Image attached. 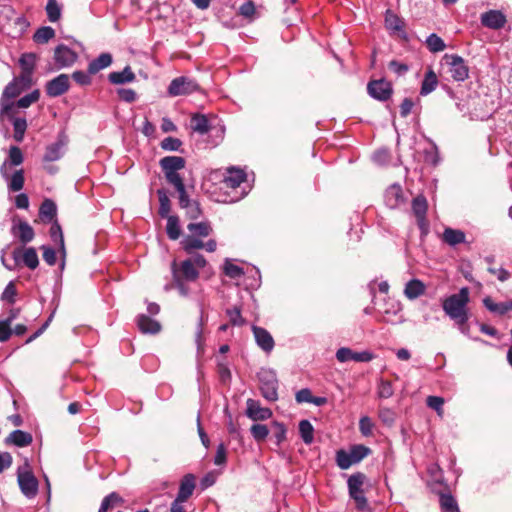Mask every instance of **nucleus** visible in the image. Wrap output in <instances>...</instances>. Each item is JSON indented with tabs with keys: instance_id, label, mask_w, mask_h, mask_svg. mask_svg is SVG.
<instances>
[{
	"instance_id": "b1692460",
	"label": "nucleus",
	"mask_w": 512,
	"mask_h": 512,
	"mask_svg": "<svg viewBox=\"0 0 512 512\" xmlns=\"http://www.w3.org/2000/svg\"><path fill=\"white\" fill-rule=\"evenodd\" d=\"M195 489V477L192 474H187L181 480L179 490L177 493V498L180 501H187L189 497L193 494Z\"/></svg>"
},
{
	"instance_id": "13d9d810",
	"label": "nucleus",
	"mask_w": 512,
	"mask_h": 512,
	"mask_svg": "<svg viewBox=\"0 0 512 512\" xmlns=\"http://www.w3.org/2000/svg\"><path fill=\"white\" fill-rule=\"evenodd\" d=\"M40 98V92L38 89L33 90L31 93L23 96L16 102L17 108H27L31 104L37 102Z\"/></svg>"
},
{
	"instance_id": "c756f323",
	"label": "nucleus",
	"mask_w": 512,
	"mask_h": 512,
	"mask_svg": "<svg viewBox=\"0 0 512 512\" xmlns=\"http://www.w3.org/2000/svg\"><path fill=\"white\" fill-rule=\"evenodd\" d=\"M442 239L445 243L450 246H456L464 243L466 236L465 233L458 229L446 228L443 232Z\"/></svg>"
},
{
	"instance_id": "0e129e2a",
	"label": "nucleus",
	"mask_w": 512,
	"mask_h": 512,
	"mask_svg": "<svg viewBox=\"0 0 512 512\" xmlns=\"http://www.w3.org/2000/svg\"><path fill=\"white\" fill-rule=\"evenodd\" d=\"M374 428V423L368 416H362L359 420V430L365 437L371 436Z\"/></svg>"
},
{
	"instance_id": "6e6d98bb",
	"label": "nucleus",
	"mask_w": 512,
	"mask_h": 512,
	"mask_svg": "<svg viewBox=\"0 0 512 512\" xmlns=\"http://www.w3.org/2000/svg\"><path fill=\"white\" fill-rule=\"evenodd\" d=\"M250 432H251L252 437L257 442L264 441L267 438V436L269 435V429L264 424H253L250 428Z\"/></svg>"
},
{
	"instance_id": "4d7b16f0",
	"label": "nucleus",
	"mask_w": 512,
	"mask_h": 512,
	"mask_svg": "<svg viewBox=\"0 0 512 512\" xmlns=\"http://www.w3.org/2000/svg\"><path fill=\"white\" fill-rule=\"evenodd\" d=\"M176 191L179 194V205L183 209L185 206H187L189 203H191L193 200H191L186 192V187L184 184V181H178L176 183L172 184Z\"/></svg>"
},
{
	"instance_id": "c9c22d12",
	"label": "nucleus",
	"mask_w": 512,
	"mask_h": 512,
	"mask_svg": "<svg viewBox=\"0 0 512 512\" xmlns=\"http://www.w3.org/2000/svg\"><path fill=\"white\" fill-rule=\"evenodd\" d=\"M182 248L187 253H192L194 250L203 249L204 242L200 239V237H196L192 234L185 236L181 241Z\"/></svg>"
},
{
	"instance_id": "9d476101",
	"label": "nucleus",
	"mask_w": 512,
	"mask_h": 512,
	"mask_svg": "<svg viewBox=\"0 0 512 512\" xmlns=\"http://www.w3.org/2000/svg\"><path fill=\"white\" fill-rule=\"evenodd\" d=\"M367 92L372 98L384 102L392 96L393 88L385 79L371 80L367 84Z\"/></svg>"
},
{
	"instance_id": "052dcab7",
	"label": "nucleus",
	"mask_w": 512,
	"mask_h": 512,
	"mask_svg": "<svg viewBox=\"0 0 512 512\" xmlns=\"http://www.w3.org/2000/svg\"><path fill=\"white\" fill-rule=\"evenodd\" d=\"M224 273L232 279L240 278L244 275V270L238 265L233 264L228 259L225 260Z\"/></svg>"
},
{
	"instance_id": "69168bd1",
	"label": "nucleus",
	"mask_w": 512,
	"mask_h": 512,
	"mask_svg": "<svg viewBox=\"0 0 512 512\" xmlns=\"http://www.w3.org/2000/svg\"><path fill=\"white\" fill-rule=\"evenodd\" d=\"M181 145V140L174 137H166L160 143L161 148L165 151H177Z\"/></svg>"
},
{
	"instance_id": "3c124183",
	"label": "nucleus",
	"mask_w": 512,
	"mask_h": 512,
	"mask_svg": "<svg viewBox=\"0 0 512 512\" xmlns=\"http://www.w3.org/2000/svg\"><path fill=\"white\" fill-rule=\"evenodd\" d=\"M23 90H24L23 87H21V85H19V81H16L15 79H13V81H11L5 87L1 97L10 100V99H13V98H16L17 96H19Z\"/></svg>"
},
{
	"instance_id": "6ab92c4d",
	"label": "nucleus",
	"mask_w": 512,
	"mask_h": 512,
	"mask_svg": "<svg viewBox=\"0 0 512 512\" xmlns=\"http://www.w3.org/2000/svg\"><path fill=\"white\" fill-rule=\"evenodd\" d=\"M252 331L257 345L266 353H270L274 348V339L264 328L253 325Z\"/></svg>"
},
{
	"instance_id": "72a5a7b5",
	"label": "nucleus",
	"mask_w": 512,
	"mask_h": 512,
	"mask_svg": "<svg viewBox=\"0 0 512 512\" xmlns=\"http://www.w3.org/2000/svg\"><path fill=\"white\" fill-rule=\"evenodd\" d=\"M187 229L192 235L200 238L207 237L212 232V227L210 223L207 221L199 223H189L187 225Z\"/></svg>"
},
{
	"instance_id": "49530a36",
	"label": "nucleus",
	"mask_w": 512,
	"mask_h": 512,
	"mask_svg": "<svg viewBox=\"0 0 512 512\" xmlns=\"http://www.w3.org/2000/svg\"><path fill=\"white\" fill-rule=\"evenodd\" d=\"M439 501L443 512H459L457 502L451 494H441Z\"/></svg>"
},
{
	"instance_id": "58836bf2",
	"label": "nucleus",
	"mask_w": 512,
	"mask_h": 512,
	"mask_svg": "<svg viewBox=\"0 0 512 512\" xmlns=\"http://www.w3.org/2000/svg\"><path fill=\"white\" fill-rule=\"evenodd\" d=\"M55 36V30L50 26H43L36 30L33 40L37 44H45Z\"/></svg>"
},
{
	"instance_id": "2f4dec72",
	"label": "nucleus",
	"mask_w": 512,
	"mask_h": 512,
	"mask_svg": "<svg viewBox=\"0 0 512 512\" xmlns=\"http://www.w3.org/2000/svg\"><path fill=\"white\" fill-rule=\"evenodd\" d=\"M190 125L193 131L201 135L208 133L210 130L208 118L203 114H194L191 117Z\"/></svg>"
},
{
	"instance_id": "c85d7f7f",
	"label": "nucleus",
	"mask_w": 512,
	"mask_h": 512,
	"mask_svg": "<svg viewBox=\"0 0 512 512\" xmlns=\"http://www.w3.org/2000/svg\"><path fill=\"white\" fill-rule=\"evenodd\" d=\"M438 85V78L432 69H428L425 73L424 79L421 84L420 94L426 96L433 92Z\"/></svg>"
},
{
	"instance_id": "cd10ccee",
	"label": "nucleus",
	"mask_w": 512,
	"mask_h": 512,
	"mask_svg": "<svg viewBox=\"0 0 512 512\" xmlns=\"http://www.w3.org/2000/svg\"><path fill=\"white\" fill-rule=\"evenodd\" d=\"M112 55L110 53H102L96 59L88 64L89 74H96L102 69L109 67L112 64Z\"/></svg>"
},
{
	"instance_id": "4c0bfd02",
	"label": "nucleus",
	"mask_w": 512,
	"mask_h": 512,
	"mask_svg": "<svg viewBox=\"0 0 512 512\" xmlns=\"http://www.w3.org/2000/svg\"><path fill=\"white\" fill-rule=\"evenodd\" d=\"M123 502V498L117 492H111L102 500L100 512H107L109 509L121 505Z\"/></svg>"
},
{
	"instance_id": "f8f14e48",
	"label": "nucleus",
	"mask_w": 512,
	"mask_h": 512,
	"mask_svg": "<svg viewBox=\"0 0 512 512\" xmlns=\"http://www.w3.org/2000/svg\"><path fill=\"white\" fill-rule=\"evenodd\" d=\"M77 58V53L64 44H60L55 48L54 60L59 69L73 65Z\"/></svg>"
},
{
	"instance_id": "de8ad7c7",
	"label": "nucleus",
	"mask_w": 512,
	"mask_h": 512,
	"mask_svg": "<svg viewBox=\"0 0 512 512\" xmlns=\"http://www.w3.org/2000/svg\"><path fill=\"white\" fill-rule=\"evenodd\" d=\"M45 10L50 22H56L61 18L62 9L57 0H48Z\"/></svg>"
},
{
	"instance_id": "5701e85b",
	"label": "nucleus",
	"mask_w": 512,
	"mask_h": 512,
	"mask_svg": "<svg viewBox=\"0 0 512 512\" xmlns=\"http://www.w3.org/2000/svg\"><path fill=\"white\" fill-rule=\"evenodd\" d=\"M136 79L130 66H126L122 71H114L108 75V80L114 85L131 83Z\"/></svg>"
},
{
	"instance_id": "a878e982",
	"label": "nucleus",
	"mask_w": 512,
	"mask_h": 512,
	"mask_svg": "<svg viewBox=\"0 0 512 512\" xmlns=\"http://www.w3.org/2000/svg\"><path fill=\"white\" fill-rule=\"evenodd\" d=\"M426 286L419 279H412L408 281L405 285L404 294L410 299L414 300L425 293Z\"/></svg>"
},
{
	"instance_id": "0eeeda50",
	"label": "nucleus",
	"mask_w": 512,
	"mask_h": 512,
	"mask_svg": "<svg viewBox=\"0 0 512 512\" xmlns=\"http://www.w3.org/2000/svg\"><path fill=\"white\" fill-rule=\"evenodd\" d=\"M198 90H199V85L194 79L186 77V76H180V77L174 78L170 82L168 89H167V93L171 97H177V96L189 95Z\"/></svg>"
},
{
	"instance_id": "473e14b6",
	"label": "nucleus",
	"mask_w": 512,
	"mask_h": 512,
	"mask_svg": "<svg viewBox=\"0 0 512 512\" xmlns=\"http://www.w3.org/2000/svg\"><path fill=\"white\" fill-rule=\"evenodd\" d=\"M50 237L54 243L58 244L59 252L61 253V256L64 258L66 255L64 237H63L61 226L57 221H54V223L52 224V226L50 228Z\"/></svg>"
},
{
	"instance_id": "7ed1b4c3",
	"label": "nucleus",
	"mask_w": 512,
	"mask_h": 512,
	"mask_svg": "<svg viewBox=\"0 0 512 512\" xmlns=\"http://www.w3.org/2000/svg\"><path fill=\"white\" fill-rule=\"evenodd\" d=\"M366 481L367 477L362 472L352 474L347 481L349 496L355 501L358 510L368 508V501L362 488Z\"/></svg>"
},
{
	"instance_id": "864d4df0",
	"label": "nucleus",
	"mask_w": 512,
	"mask_h": 512,
	"mask_svg": "<svg viewBox=\"0 0 512 512\" xmlns=\"http://www.w3.org/2000/svg\"><path fill=\"white\" fill-rule=\"evenodd\" d=\"M22 71L33 73L36 64V55L34 53H25L19 59Z\"/></svg>"
},
{
	"instance_id": "393cba45",
	"label": "nucleus",
	"mask_w": 512,
	"mask_h": 512,
	"mask_svg": "<svg viewBox=\"0 0 512 512\" xmlns=\"http://www.w3.org/2000/svg\"><path fill=\"white\" fill-rule=\"evenodd\" d=\"M33 441L32 435L22 430H14L5 439L6 444H14L17 447L29 446Z\"/></svg>"
},
{
	"instance_id": "412c9836",
	"label": "nucleus",
	"mask_w": 512,
	"mask_h": 512,
	"mask_svg": "<svg viewBox=\"0 0 512 512\" xmlns=\"http://www.w3.org/2000/svg\"><path fill=\"white\" fill-rule=\"evenodd\" d=\"M385 204L391 209L397 208L404 202L402 188L399 184H393L387 188L384 195Z\"/></svg>"
},
{
	"instance_id": "2eb2a0df",
	"label": "nucleus",
	"mask_w": 512,
	"mask_h": 512,
	"mask_svg": "<svg viewBox=\"0 0 512 512\" xmlns=\"http://www.w3.org/2000/svg\"><path fill=\"white\" fill-rule=\"evenodd\" d=\"M385 27L390 32V34L398 35L403 39H407V34L404 29V20L391 10H387L385 13Z\"/></svg>"
},
{
	"instance_id": "e2e57ef3",
	"label": "nucleus",
	"mask_w": 512,
	"mask_h": 512,
	"mask_svg": "<svg viewBox=\"0 0 512 512\" xmlns=\"http://www.w3.org/2000/svg\"><path fill=\"white\" fill-rule=\"evenodd\" d=\"M273 428H274L273 437L275 438V444L277 446H280L281 443L286 439V433H287L286 427L284 424H282L280 422H274Z\"/></svg>"
},
{
	"instance_id": "680f3d73",
	"label": "nucleus",
	"mask_w": 512,
	"mask_h": 512,
	"mask_svg": "<svg viewBox=\"0 0 512 512\" xmlns=\"http://www.w3.org/2000/svg\"><path fill=\"white\" fill-rule=\"evenodd\" d=\"M8 163L13 166H18L23 163L24 157L21 149L18 146H11L8 154Z\"/></svg>"
},
{
	"instance_id": "c03bdc74",
	"label": "nucleus",
	"mask_w": 512,
	"mask_h": 512,
	"mask_svg": "<svg viewBox=\"0 0 512 512\" xmlns=\"http://www.w3.org/2000/svg\"><path fill=\"white\" fill-rule=\"evenodd\" d=\"M484 306L491 312L504 315L509 311L508 301L495 303L490 297L483 300Z\"/></svg>"
},
{
	"instance_id": "20e7f679",
	"label": "nucleus",
	"mask_w": 512,
	"mask_h": 512,
	"mask_svg": "<svg viewBox=\"0 0 512 512\" xmlns=\"http://www.w3.org/2000/svg\"><path fill=\"white\" fill-rule=\"evenodd\" d=\"M185 164V159L180 156H166L159 161V165L164 172L165 178L170 184L183 180L178 171L182 170L185 167Z\"/></svg>"
},
{
	"instance_id": "f03ea898",
	"label": "nucleus",
	"mask_w": 512,
	"mask_h": 512,
	"mask_svg": "<svg viewBox=\"0 0 512 512\" xmlns=\"http://www.w3.org/2000/svg\"><path fill=\"white\" fill-rule=\"evenodd\" d=\"M173 283L182 296L189 294L188 282H194L199 277V271L194 267L192 259H186L179 264L174 260L171 264Z\"/></svg>"
},
{
	"instance_id": "79ce46f5",
	"label": "nucleus",
	"mask_w": 512,
	"mask_h": 512,
	"mask_svg": "<svg viewBox=\"0 0 512 512\" xmlns=\"http://www.w3.org/2000/svg\"><path fill=\"white\" fill-rule=\"evenodd\" d=\"M350 456L352 457L355 464L362 461L365 457L371 454V449L362 444H356L350 447Z\"/></svg>"
},
{
	"instance_id": "ddd939ff",
	"label": "nucleus",
	"mask_w": 512,
	"mask_h": 512,
	"mask_svg": "<svg viewBox=\"0 0 512 512\" xmlns=\"http://www.w3.org/2000/svg\"><path fill=\"white\" fill-rule=\"evenodd\" d=\"M336 358L339 362H370L374 359V355L370 351L355 352L350 348L342 347L337 350Z\"/></svg>"
},
{
	"instance_id": "37998d69",
	"label": "nucleus",
	"mask_w": 512,
	"mask_h": 512,
	"mask_svg": "<svg viewBox=\"0 0 512 512\" xmlns=\"http://www.w3.org/2000/svg\"><path fill=\"white\" fill-rule=\"evenodd\" d=\"M14 128V139L17 142H22L24 139L25 131L27 129V121L25 118H13L10 120Z\"/></svg>"
},
{
	"instance_id": "6e6552de",
	"label": "nucleus",
	"mask_w": 512,
	"mask_h": 512,
	"mask_svg": "<svg viewBox=\"0 0 512 512\" xmlns=\"http://www.w3.org/2000/svg\"><path fill=\"white\" fill-rule=\"evenodd\" d=\"M21 492L29 499L34 498L38 493V480L28 469H19L17 475Z\"/></svg>"
},
{
	"instance_id": "4468645a",
	"label": "nucleus",
	"mask_w": 512,
	"mask_h": 512,
	"mask_svg": "<svg viewBox=\"0 0 512 512\" xmlns=\"http://www.w3.org/2000/svg\"><path fill=\"white\" fill-rule=\"evenodd\" d=\"M67 142V136L64 133L59 134L56 142L47 146L43 160L45 162H53L59 160L63 156V151L67 145Z\"/></svg>"
},
{
	"instance_id": "774afa93",
	"label": "nucleus",
	"mask_w": 512,
	"mask_h": 512,
	"mask_svg": "<svg viewBox=\"0 0 512 512\" xmlns=\"http://www.w3.org/2000/svg\"><path fill=\"white\" fill-rule=\"evenodd\" d=\"M379 419L388 426H391L395 421V413L387 407H382L378 412Z\"/></svg>"
},
{
	"instance_id": "a19ab883",
	"label": "nucleus",
	"mask_w": 512,
	"mask_h": 512,
	"mask_svg": "<svg viewBox=\"0 0 512 512\" xmlns=\"http://www.w3.org/2000/svg\"><path fill=\"white\" fill-rule=\"evenodd\" d=\"M157 194H158V198H159V215L162 217V218H168L170 215V210H171V203H170V199L169 197L167 196L166 192L163 190V189H159L157 191Z\"/></svg>"
},
{
	"instance_id": "f3484780",
	"label": "nucleus",
	"mask_w": 512,
	"mask_h": 512,
	"mask_svg": "<svg viewBox=\"0 0 512 512\" xmlns=\"http://www.w3.org/2000/svg\"><path fill=\"white\" fill-rule=\"evenodd\" d=\"M22 257V261L26 267H28L31 270H34L39 265V258L37 255V251L34 247H28L24 250H21L20 248L15 249L13 251V258L16 262L19 261V257Z\"/></svg>"
},
{
	"instance_id": "423d86ee",
	"label": "nucleus",
	"mask_w": 512,
	"mask_h": 512,
	"mask_svg": "<svg viewBox=\"0 0 512 512\" xmlns=\"http://www.w3.org/2000/svg\"><path fill=\"white\" fill-rule=\"evenodd\" d=\"M258 378L262 396L268 401H276L278 399V380L274 372L262 370L259 372Z\"/></svg>"
},
{
	"instance_id": "a18cd8bd",
	"label": "nucleus",
	"mask_w": 512,
	"mask_h": 512,
	"mask_svg": "<svg viewBox=\"0 0 512 512\" xmlns=\"http://www.w3.org/2000/svg\"><path fill=\"white\" fill-rule=\"evenodd\" d=\"M335 460L337 466L342 470H346L355 464L352 457L350 456V451L347 452L344 449H340L336 452Z\"/></svg>"
},
{
	"instance_id": "aec40b11",
	"label": "nucleus",
	"mask_w": 512,
	"mask_h": 512,
	"mask_svg": "<svg viewBox=\"0 0 512 512\" xmlns=\"http://www.w3.org/2000/svg\"><path fill=\"white\" fill-rule=\"evenodd\" d=\"M245 181L246 173L242 169L231 167L227 169L222 184L225 188L236 189Z\"/></svg>"
},
{
	"instance_id": "7c9ffc66",
	"label": "nucleus",
	"mask_w": 512,
	"mask_h": 512,
	"mask_svg": "<svg viewBox=\"0 0 512 512\" xmlns=\"http://www.w3.org/2000/svg\"><path fill=\"white\" fill-rule=\"evenodd\" d=\"M57 213V207L53 200L45 199L39 209V216L44 222H51Z\"/></svg>"
},
{
	"instance_id": "f704fd0d",
	"label": "nucleus",
	"mask_w": 512,
	"mask_h": 512,
	"mask_svg": "<svg viewBox=\"0 0 512 512\" xmlns=\"http://www.w3.org/2000/svg\"><path fill=\"white\" fill-rule=\"evenodd\" d=\"M8 189L12 192H18L23 189L25 178L23 169L16 170L11 176L9 175Z\"/></svg>"
},
{
	"instance_id": "f257e3e1",
	"label": "nucleus",
	"mask_w": 512,
	"mask_h": 512,
	"mask_svg": "<svg viewBox=\"0 0 512 512\" xmlns=\"http://www.w3.org/2000/svg\"><path fill=\"white\" fill-rule=\"evenodd\" d=\"M469 294L467 288H462L459 293L449 296L443 302L444 312L456 322L462 333H467L466 322L468 321L467 303Z\"/></svg>"
},
{
	"instance_id": "09e8293b",
	"label": "nucleus",
	"mask_w": 512,
	"mask_h": 512,
	"mask_svg": "<svg viewBox=\"0 0 512 512\" xmlns=\"http://www.w3.org/2000/svg\"><path fill=\"white\" fill-rule=\"evenodd\" d=\"M16 107H17L16 103L9 102L8 99L1 97V99H0V117H2V118L6 117L9 120L16 118L14 116Z\"/></svg>"
},
{
	"instance_id": "9b49d317",
	"label": "nucleus",
	"mask_w": 512,
	"mask_h": 512,
	"mask_svg": "<svg viewBox=\"0 0 512 512\" xmlns=\"http://www.w3.org/2000/svg\"><path fill=\"white\" fill-rule=\"evenodd\" d=\"M69 88V76L67 74H60L46 83L45 92L49 97L55 98L65 94Z\"/></svg>"
},
{
	"instance_id": "dca6fc26",
	"label": "nucleus",
	"mask_w": 512,
	"mask_h": 512,
	"mask_svg": "<svg viewBox=\"0 0 512 512\" xmlns=\"http://www.w3.org/2000/svg\"><path fill=\"white\" fill-rule=\"evenodd\" d=\"M246 408V415L253 421H264L272 416V411L269 408L261 407L260 403L253 399H248Z\"/></svg>"
},
{
	"instance_id": "e433bc0d",
	"label": "nucleus",
	"mask_w": 512,
	"mask_h": 512,
	"mask_svg": "<svg viewBox=\"0 0 512 512\" xmlns=\"http://www.w3.org/2000/svg\"><path fill=\"white\" fill-rule=\"evenodd\" d=\"M299 433L303 442L310 445L314 440V428L310 421L304 419L299 422Z\"/></svg>"
},
{
	"instance_id": "a211bd4d",
	"label": "nucleus",
	"mask_w": 512,
	"mask_h": 512,
	"mask_svg": "<svg viewBox=\"0 0 512 512\" xmlns=\"http://www.w3.org/2000/svg\"><path fill=\"white\" fill-rule=\"evenodd\" d=\"M481 23L490 29H501L506 23L505 15L498 10H489L481 15Z\"/></svg>"
},
{
	"instance_id": "bf43d9fd",
	"label": "nucleus",
	"mask_w": 512,
	"mask_h": 512,
	"mask_svg": "<svg viewBox=\"0 0 512 512\" xmlns=\"http://www.w3.org/2000/svg\"><path fill=\"white\" fill-rule=\"evenodd\" d=\"M394 393L392 383L388 380L380 379L377 389L379 398L388 399Z\"/></svg>"
},
{
	"instance_id": "603ef678",
	"label": "nucleus",
	"mask_w": 512,
	"mask_h": 512,
	"mask_svg": "<svg viewBox=\"0 0 512 512\" xmlns=\"http://www.w3.org/2000/svg\"><path fill=\"white\" fill-rule=\"evenodd\" d=\"M15 19L14 9L9 5H4L0 10V30H5L10 21Z\"/></svg>"
},
{
	"instance_id": "1a4fd4ad",
	"label": "nucleus",
	"mask_w": 512,
	"mask_h": 512,
	"mask_svg": "<svg viewBox=\"0 0 512 512\" xmlns=\"http://www.w3.org/2000/svg\"><path fill=\"white\" fill-rule=\"evenodd\" d=\"M428 203L424 196H417L412 201V211L417 219V225L422 236L429 233V222L426 218Z\"/></svg>"
},
{
	"instance_id": "ea45409f",
	"label": "nucleus",
	"mask_w": 512,
	"mask_h": 512,
	"mask_svg": "<svg viewBox=\"0 0 512 512\" xmlns=\"http://www.w3.org/2000/svg\"><path fill=\"white\" fill-rule=\"evenodd\" d=\"M166 232L171 240H176L180 237L181 229L177 216L171 215L167 218Z\"/></svg>"
},
{
	"instance_id": "bb28decb",
	"label": "nucleus",
	"mask_w": 512,
	"mask_h": 512,
	"mask_svg": "<svg viewBox=\"0 0 512 512\" xmlns=\"http://www.w3.org/2000/svg\"><path fill=\"white\" fill-rule=\"evenodd\" d=\"M137 325L142 333L156 334L160 331L161 325L158 321L141 314L137 317Z\"/></svg>"
},
{
	"instance_id": "5fc2aeb1",
	"label": "nucleus",
	"mask_w": 512,
	"mask_h": 512,
	"mask_svg": "<svg viewBox=\"0 0 512 512\" xmlns=\"http://www.w3.org/2000/svg\"><path fill=\"white\" fill-rule=\"evenodd\" d=\"M226 314L229 318L230 324L233 326H242L246 323L245 319L241 315V309L239 306L227 309Z\"/></svg>"
},
{
	"instance_id": "8fccbe9b",
	"label": "nucleus",
	"mask_w": 512,
	"mask_h": 512,
	"mask_svg": "<svg viewBox=\"0 0 512 512\" xmlns=\"http://www.w3.org/2000/svg\"><path fill=\"white\" fill-rule=\"evenodd\" d=\"M426 45L433 53L441 52L446 48L444 41L435 33H432L427 37Z\"/></svg>"
},
{
	"instance_id": "338daca9",
	"label": "nucleus",
	"mask_w": 512,
	"mask_h": 512,
	"mask_svg": "<svg viewBox=\"0 0 512 512\" xmlns=\"http://www.w3.org/2000/svg\"><path fill=\"white\" fill-rule=\"evenodd\" d=\"M426 404L429 408L435 410L438 415L443 414V405L444 399L439 396H428L426 399Z\"/></svg>"
},
{
	"instance_id": "39448f33",
	"label": "nucleus",
	"mask_w": 512,
	"mask_h": 512,
	"mask_svg": "<svg viewBox=\"0 0 512 512\" xmlns=\"http://www.w3.org/2000/svg\"><path fill=\"white\" fill-rule=\"evenodd\" d=\"M443 60L448 65L449 73L454 81L463 82L469 77V67L461 56L445 54Z\"/></svg>"
},
{
	"instance_id": "4be33fe9",
	"label": "nucleus",
	"mask_w": 512,
	"mask_h": 512,
	"mask_svg": "<svg viewBox=\"0 0 512 512\" xmlns=\"http://www.w3.org/2000/svg\"><path fill=\"white\" fill-rule=\"evenodd\" d=\"M12 233L23 244L31 242L35 237V232L32 226L26 221H19L18 224L12 227Z\"/></svg>"
}]
</instances>
